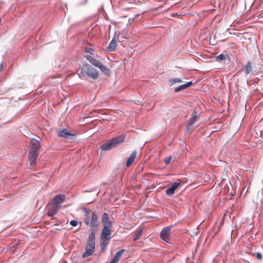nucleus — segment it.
<instances>
[{"label":"nucleus","instance_id":"1","mask_svg":"<svg viewBox=\"0 0 263 263\" xmlns=\"http://www.w3.org/2000/svg\"><path fill=\"white\" fill-rule=\"evenodd\" d=\"M79 76L81 79H86L87 76L93 80H96L99 77L98 70L88 63H84L82 67L80 70Z\"/></svg>","mask_w":263,"mask_h":263},{"label":"nucleus","instance_id":"2","mask_svg":"<svg viewBox=\"0 0 263 263\" xmlns=\"http://www.w3.org/2000/svg\"><path fill=\"white\" fill-rule=\"evenodd\" d=\"M85 212L84 222L86 225L90 224V231H94L97 228L99 225L98 217L96 212L91 213V219L89 213L91 212V210L88 208H84L83 209Z\"/></svg>","mask_w":263,"mask_h":263},{"label":"nucleus","instance_id":"3","mask_svg":"<svg viewBox=\"0 0 263 263\" xmlns=\"http://www.w3.org/2000/svg\"><path fill=\"white\" fill-rule=\"evenodd\" d=\"M125 136L123 134L113 138L103 144L100 149L102 151H109L116 147L119 144L122 143L124 141Z\"/></svg>","mask_w":263,"mask_h":263},{"label":"nucleus","instance_id":"4","mask_svg":"<svg viewBox=\"0 0 263 263\" xmlns=\"http://www.w3.org/2000/svg\"><path fill=\"white\" fill-rule=\"evenodd\" d=\"M111 228L103 227L101 233L100 246L103 252H105L111 238Z\"/></svg>","mask_w":263,"mask_h":263},{"label":"nucleus","instance_id":"5","mask_svg":"<svg viewBox=\"0 0 263 263\" xmlns=\"http://www.w3.org/2000/svg\"><path fill=\"white\" fill-rule=\"evenodd\" d=\"M95 249V234L94 231H91L87 240L85 252L83 255V258H86L91 255Z\"/></svg>","mask_w":263,"mask_h":263},{"label":"nucleus","instance_id":"6","mask_svg":"<svg viewBox=\"0 0 263 263\" xmlns=\"http://www.w3.org/2000/svg\"><path fill=\"white\" fill-rule=\"evenodd\" d=\"M65 196L64 194H59L55 196L51 202V205L60 209L61 204L65 201Z\"/></svg>","mask_w":263,"mask_h":263},{"label":"nucleus","instance_id":"7","mask_svg":"<svg viewBox=\"0 0 263 263\" xmlns=\"http://www.w3.org/2000/svg\"><path fill=\"white\" fill-rule=\"evenodd\" d=\"M173 227V225L164 228L160 233V238L166 242H168L170 240L171 230Z\"/></svg>","mask_w":263,"mask_h":263},{"label":"nucleus","instance_id":"8","mask_svg":"<svg viewBox=\"0 0 263 263\" xmlns=\"http://www.w3.org/2000/svg\"><path fill=\"white\" fill-rule=\"evenodd\" d=\"M102 223L103 227L112 228V222L110 220L108 215L106 213L103 214L102 217Z\"/></svg>","mask_w":263,"mask_h":263},{"label":"nucleus","instance_id":"9","mask_svg":"<svg viewBox=\"0 0 263 263\" xmlns=\"http://www.w3.org/2000/svg\"><path fill=\"white\" fill-rule=\"evenodd\" d=\"M254 64L250 61H247L244 69V73L246 75L253 73Z\"/></svg>","mask_w":263,"mask_h":263},{"label":"nucleus","instance_id":"10","mask_svg":"<svg viewBox=\"0 0 263 263\" xmlns=\"http://www.w3.org/2000/svg\"><path fill=\"white\" fill-rule=\"evenodd\" d=\"M179 183L174 182L171 187L168 188L166 191V194L169 196H172L174 193L175 190L180 185Z\"/></svg>","mask_w":263,"mask_h":263},{"label":"nucleus","instance_id":"11","mask_svg":"<svg viewBox=\"0 0 263 263\" xmlns=\"http://www.w3.org/2000/svg\"><path fill=\"white\" fill-rule=\"evenodd\" d=\"M41 147V146L40 141L35 140L34 139V164H35V159L38 155L37 152L39 151Z\"/></svg>","mask_w":263,"mask_h":263},{"label":"nucleus","instance_id":"12","mask_svg":"<svg viewBox=\"0 0 263 263\" xmlns=\"http://www.w3.org/2000/svg\"><path fill=\"white\" fill-rule=\"evenodd\" d=\"M124 252V249H121V250L117 252L115 255L113 259L111 260V261L109 263H117Z\"/></svg>","mask_w":263,"mask_h":263},{"label":"nucleus","instance_id":"13","mask_svg":"<svg viewBox=\"0 0 263 263\" xmlns=\"http://www.w3.org/2000/svg\"><path fill=\"white\" fill-rule=\"evenodd\" d=\"M85 58L93 66L97 67H99V66H100V65L101 64V63L98 60L94 59L92 57L88 55H86Z\"/></svg>","mask_w":263,"mask_h":263},{"label":"nucleus","instance_id":"14","mask_svg":"<svg viewBox=\"0 0 263 263\" xmlns=\"http://www.w3.org/2000/svg\"><path fill=\"white\" fill-rule=\"evenodd\" d=\"M136 155H137V151H134V152H133L131 155L128 158V159L126 161V165L127 167H129L133 163V162H134V160L136 158Z\"/></svg>","mask_w":263,"mask_h":263},{"label":"nucleus","instance_id":"15","mask_svg":"<svg viewBox=\"0 0 263 263\" xmlns=\"http://www.w3.org/2000/svg\"><path fill=\"white\" fill-rule=\"evenodd\" d=\"M118 41L112 39L111 42L109 43L107 49L110 51H115L116 49Z\"/></svg>","mask_w":263,"mask_h":263},{"label":"nucleus","instance_id":"16","mask_svg":"<svg viewBox=\"0 0 263 263\" xmlns=\"http://www.w3.org/2000/svg\"><path fill=\"white\" fill-rule=\"evenodd\" d=\"M60 209L51 205L50 207L48 210V215L50 217H53L57 214Z\"/></svg>","mask_w":263,"mask_h":263},{"label":"nucleus","instance_id":"17","mask_svg":"<svg viewBox=\"0 0 263 263\" xmlns=\"http://www.w3.org/2000/svg\"><path fill=\"white\" fill-rule=\"evenodd\" d=\"M58 135L61 137L68 138L71 136L72 134L67 129L64 128L59 132Z\"/></svg>","mask_w":263,"mask_h":263},{"label":"nucleus","instance_id":"18","mask_svg":"<svg viewBox=\"0 0 263 263\" xmlns=\"http://www.w3.org/2000/svg\"><path fill=\"white\" fill-rule=\"evenodd\" d=\"M199 115L196 111H194L193 112L192 117L189 120V122L191 123V124H194L199 118Z\"/></svg>","mask_w":263,"mask_h":263},{"label":"nucleus","instance_id":"19","mask_svg":"<svg viewBox=\"0 0 263 263\" xmlns=\"http://www.w3.org/2000/svg\"><path fill=\"white\" fill-rule=\"evenodd\" d=\"M31 146H33V144L31 143V141H30V148L31 149L29 153V158L30 164L32 165L33 164V147H31Z\"/></svg>","mask_w":263,"mask_h":263},{"label":"nucleus","instance_id":"20","mask_svg":"<svg viewBox=\"0 0 263 263\" xmlns=\"http://www.w3.org/2000/svg\"><path fill=\"white\" fill-rule=\"evenodd\" d=\"M100 66H99L98 68L100 69V70L105 74H109L110 72V70L106 67L105 66L103 65L102 63L100 65Z\"/></svg>","mask_w":263,"mask_h":263},{"label":"nucleus","instance_id":"21","mask_svg":"<svg viewBox=\"0 0 263 263\" xmlns=\"http://www.w3.org/2000/svg\"><path fill=\"white\" fill-rule=\"evenodd\" d=\"M193 124L189 122H188L186 127V131L187 133L191 134L194 130Z\"/></svg>","mask_w":263,"mask_h":263},{"label":"nucleus","instance_id":"22","mask_svg":"<svg viewBox=\"0 0 263 263\" xmlns=\"http://www.w3.org/2000/svg\"><path fill=\"white\" fill-rule=\"evenodd\" d=\"M229 57L227 54H221L216 57V60L218 61H222L226 60Z\"/></svg>","mask_w":263,"mask_h":263},{"label":"nucleus","instance_id":"23","mask_svg":"<svg viewBox=\"0 0 263 263\" xmlns=\"http://www.w3.org/2000/svg\"><path fill=\"white\" fill-rule=\"evenodd\" d=\"M143 233V230H140L139 231L136 232L133 240L136 241L140 238Z\"/></svg>","mask_w":263,"mask_h":263},{"label":"nucleus","instance_id":"24","mask_svg":"<svg viewBox=\"0 0 263 263\" xmlns=\"http://www.w3.org/2000/svg\"><path fill=\"white\" fill-rule=\"evenodd\" d=\"M169 82L171 85H173L175 83L182 82V80L179 78H173L169 80Z\"/></svg>","mask_w":263,"mask_h":263},{"label":"nucleus","instance_id":"25","mask_svg":"<svg viewBox=\"0 0 263 263\" xmlns=\"http://www.w3.org/2000/svg\"><path fill=\"white\" fill-rule=\"evenodd\" d=\"M185 88H186V87L185 84H183L182 85L179 86L178 87H176L174 91H175V92H179V91H180L181 90H182V89H184Z\"/></svg>","mask_w":263,"mask_h":263},{"label":"nucleus","instance_id":"26","mask_svg":"<svg viewBox=\"0 0 263 263\" xmlns=\"http://www.w3.org/2000/svg\"><path fill=\"white\" fill-rule=\"evenodd\" d=\"M120 33L119 31H115L114 34V37L112 39L119 41V36Z\"/></svg>","mask_w":263,"mask_h":263},{"label":"nucleus","instance_id":"27","mask_svg":"<svg viewBox=\"0 0 263 263\" xmlns=\"http://www.w3.org/2000/svg\"><path fill=\"white\" fill-rule=\"evenodd\" d=\"M85 51L87 53H89L91 54H93L94 49L91 48L86 47L85 49Z\"/></svg>","mask_w":263,"mask_h":263},{"label":"nucleus","instance_id":"28","mask_svg":"<svg viewBox=\"0 0 263 263\" xmlns=\"http://www.w3.org/2000/svg\"><path fill=\"white\" fill-rule=\"evenodd\" d=\"M18 245H19V243L18 242V243H16L15 245H14L13 246L11 247L10 251L12 253H14Z\"/></svg>","mask_w":263,"mask_h":263},{"label":"nucleus","instance_id":"29","mask_svg":"<svg viewBox=\"0 0 263 263\" xmlns=\"http://www.w3.org/2000/svg\"><path fill=\"white\" fill-rule=\"evenodd\" d=\"M172 156H169V157H167L166 158H165L164 160L165 163L166 164H169L172 160Z\"/></svg>","mask_w":263,"mask_h":263},{"label":"nucleus","instance_id":"30","mask_svg":"<svg viewBox=\"0 0 263 263\" xmlns=\"http://www.w3.org/2000/svg\"><path fill=\"white\" fill-rule=\"evenodd\" d=\"M254 255L257 259L261 260L262 259V255L260 253H256Z\"/></svg>","mask_w":263,"mask_h":263},{"label":"nucleus","instance_id":"31","mask_svg":"<svg viewBox=\"0 0 263 263\" xmlns=\"http://www.w3.org/2000/svg\"><path fill=\"white\" fill-rule=\"evenodd\" d=\"M70 223L73 227H76L78 224V222L77 220H71Z\"/></svg>","mask_w":263,"mask_h":263},{"label":"nucleus","instance_id":"32","mask_svg":"<svg viewBox=\"0 0 263 263\" xmlns=\"http://www.w3.org/2000/svg\"><path fill=\"white\" fill-rule=\"evenodd\" d=\"M184 84H185L186 87L187 88V87L191 86L193 84V82H188Z\"/></svg>","mask_w":263,"mask_h":263},{"label":"nucleus","instance_id":"33","mask_svg":"<svg viewBox=\"0 0 263 263\" xmlns=\"http://www.w3.org/2000/svg\"><path fill=\"white\" fill-rule=\"evenodd\" d=\"M4 68V64L3 63H2L0 64V71H2Z\"/></svg>","mask_w":263,"mask_h":263},{"label":"nucleus","instance_id":"34","mask_svg":"<svg viewBox=\"0 0 263 263\" xmlns=\"http://www.w3.org/2000/svg\"><path fill=\"white\" fill-rule=\"evenodd\" d=\"M140 16V14L136 15L135 16L134 18H133L132 21H134L135 20L137 19V18L139 16Z\"/></svg>","mask_w":263,"mask_h":263},{"label":"nucleus","instance_id":"35","mask_svg":"<svg viewBox=\"0 0 263 263\" xmlns=\"http://www.w3.org/2000/svg\"><path fill=\"white\" fill-rule=\"evenodd\" d=\"M2 21V18H1V17L0 16V23Z\"/></svg>","mask_w":263,"mask_h":263}]
</instances>
